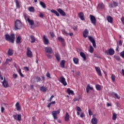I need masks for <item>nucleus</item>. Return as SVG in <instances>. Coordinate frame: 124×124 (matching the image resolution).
Returning a JSON list of instances; mask_svg holds the SVG:
<instances>
[{"label": "nucleus", "instance_id": "a18cd8bd", "mask_svg": "<svg viewBox=\"0 0 124 124\" xmlns=\"http://www.w3.org/2000/svg\"><path fill=\"white\" fill-rule=\"evenodd\" d=\"M114 95L117 99H120V98H121V96H120V95H119L117 93H114Z\"/></svg>", "mask_w": 124, "mask_h": 124}, {"label": "nucleus", "instance_id": "de8ad7c7", "mask_svg": "<svg viewBox=\"0 0 124 124\" xmlns=\"http://www.w3.org/2000/svg\"><path fill=\"white\" fill-rule=\"evenodd\" d=\"M120 56L122 58L124 59V50L120 53Z\"/></svg>", "mask_w": 124, "mask_h": 124}, {"label": "nucleus", "instance_id": "c03bdc74", "mask_svg": "<svg viewBox=\"0 0 124 124\" xmlns=\"http://www.w3.org/2000/svg\"><path fill=\"white\" fill-rule=\"evenodd\" d=\"M36 82H40V80H41V78H40V77H36L35 78Z\"/></svg>", "mask_w": 124, "mask_h": 124}, {"label": "nucleus", "instance_id": "bb28decb", "mask_svg": "<svg viewBox=\"0 0 124 124\" xmlns=\"http://www.w3.org/2000/svg\"><path fill=\"white\" fill-rule=\"evenodd\" d=\"M65 64V61H64V60L62 61L60 63V65H61V67H62V68H64V67H65L64 64Z\"/></svg>", "mask_w": 124, "mask_h": 124}, {"label": "nucleus", "instance_id": "a19ab883", "mask_svg": "<svg viewBox=\"0 0 124 124\" xmlns=\"http://www.w3.org/2000/svg\"><path fill=\"white\" fill-rule=\"evenodd\" d=\"M58 40H59V41H61V42H64V39H63V38H62V37H58Z\"/></svg>", "mask_w": 124, "mask_h": 124}, {"label": "nucleus", "instance_id": "c85d7f7f", "mask_svg": "<svg viewBox=\"0 0 124 124\" xmlns=\"http://www.w3.org/2000/svg\"><path fill=\"white\" fill-rule=\"evenodd\" d=\"M16 108V109L17 110V111H19L20 110H21V108H20V104H19L18 102H17L16 104V105H15Z\"/></svg>", "mask_w": 124, "mask_h": 124}, {"label": "nucleus", "instance_id": "cd10ccee", "mask_svg": "<svg viewBox=\"0 0 124 124\" xmlns=\"http://www.w3.org/2000/svg\"><path fill=\"white\" fill-rule=\"evenodd\" d=\"M55 57L58 62H60V61H61V57L60 56V54L58 53H56Z\"/></svg>", "mask_w": 124, "mask_h": 124}, {"label": "nucleus", "instance_id": "49530a36", "mask_svg": "<svg viewBox=\"0 0 124 124\" xmlns=\"http://www.w3.org/2000/svg\"><path fill=\"white\" fill-rule=\"evenodd\" d=\"M76 110H77V111H78V112H81L82 111V109H81V108H80V107H76Z\"/></svg>", "mask_w": 124, "mask_h": 124}, {"label": "nucleus", "instance_id": "4c0bfd02", "mask_svg": "<svg viewBox=\"0 0 124 124\" xmlns=\"http://www.w3.org/2000/svg\"><path fill=\"white\" fill-rule=\"evenodd\" d=\"M112 120L113 121H116L117 120V113H113L112 116Z\"/></svg>", "mask_w": 124, "mask_h": 124}, {"label": "nucleus", "instance_id": "ea45409f", "mask_svg": "<svg viewBox=\"0 0 124 124\" xmlns=\"http://www.w3.org/2000/svg\"><path fill=\"white\" fill-rule=\"evenodd\" d=\"M111 80H112V81L115 82V80L116 79V76H115L114 75L112 74V75H111Z\"/></svg>", "mask_w": 124, "mask_h": 124}, {"label": "nucleus", "instance_id": "680f3d73", "mask_svg": "<svg viewBox=\"0 0 124 124\" xmlns=\"http://www.w3.org/2000/svg\"><path fill=\"white\" fill-rule=\"evenodd\" d=\"M50 34L52 37H54L55 34H54L53 32H50Z\"/></svg>", "mask_w": 124, "mask_h": 124}, {"label": "nucleus", "instance_id": "37998d69", "mask_svg": "<svg viewBox=\"0 0 124 124\" xmlns=\"http://www.w3.org/2000/svg\"><path fill=\"white\" fill-rule=\"evenodd\" d=\"M89 52L90 53H93V46H90V50Z\"/></svg>", "mask_w": 124, "mask_h": 124}, {"label": "nucleus", "instance_id": "5fc2aeb1", "mask_svg": "<svg viewBox=\"0 0 124 124\" xmlns=\"http://www.w3.org/2000/svg\"><path fill=\"white\" fill-rule=\"evenodd\" d=\"M88 113H89V116H92V115H93V112H92V111H91V109L88 110Z\"/></svg>", "mask_w": 124, "mask_h": 124}, {"label": "nucleus", "instance_id": "9d476101", "mask_svg": "<svg viewBox=\"0 0 124 124\" xmlns=\"http://www.w3.org/2000/svg\"><path fill=\"white\" fill-rule=\"evenodd\" d=\"M60 82L62 83L64 86H66L67 85V83L65 81V78L63 77H61L60 78Z\"/></svg>", "mask_w": 124, "mask_h": 124}, {"label": "nucleus", "instance_id": "f3484780", "mask_svg": "<svg viewBox=\"0 0 124 124\" xmlns=\"http://www.w3.org/2000/svg\"><path fill=\"white\" fill-rule=\"evenodd\" d=\"M88 34H89V31H88L87 29H85L83 33V37H85V38L88 37Z\"/></svg>", "mask_w": 124, "mask_h": 124}, {"label": "nucleus", "instance_id": "72a5a7b5", "mask_svg": "<svg viewBox=\"0 0 124 124\" xmlns=\"http://www.w3.org/2000/svg\"><path fill=\"white\" fill-rule=\"evenodd\" d=\"M8 56H12V55H13V50L9 49V50L8 51Z\"/></svg>", "mask_w": 124, "mask_h": 124}, {"label": "nucleus", "instance_id": "e2e57ef3", "mask_svg": "<svg viewBox=\"0 0 124 124\" xmlns=\"http://www.w3.org/2000/svg\"><path fill=\"white\" fill-rule=\"evenodd\" d=\"M121 21L122 22L123 24H124V16L122 17Z\"/></svg>", "mask_w": 124, "mask_h": 124}, {"label": "nucleus", "instance_id": "7ed1b4c3", "mask_svg": "<svg viewBox=\"0 0 124 124\" xmlns=\"http://www.w3.org/2000/svg\"><path fill=\"white\" fill-rule=\"evenodd\" d=\"M60 113H61V109H58L57 111H53L51 112V114L54 120H58V116H57V114H60Z\"/></svg>", "mask_w": 124, "mask_h": 124}, {"label": "nucleus", "instance_id": "6e6552de", "mask_svg": "<svg viewBox=\"0 0 124 124\" xmlns=\"http://www.w3.org/2000/svg\"><path fill=\"white\" fill-rule=\"evenodd\" d=\"M88 39H89L90 41L92 42L93 44V46L95 48L96 47V44H95V41L93 39V38L91 36H88Z\"/></svg>", "mask_w": 124, "mask_h": 124}, {"label": "nucleus", "instance_id": "864d4df0", "mask_svg": "<svg viewBox=\"0 0 124 124\" xmlns=\"http://www.w3.org/2000/svg\"><path fill=\"white\" fill-rule=\"evenodd\" d=\"M117 45H119V46H122L123 45V43L122 42V40H120Z\"/></svg>", "mask_w": 124, "mask_h": 124}, {"label": "nucleus", "instance_id": "9b49d317", "mask_svg": "<svg viewBox=\"0 0 124 124\" xmlns=\"http://www.w3.org/2000/svg\"><path fill=\"white\" fill-rule=\"evenodd\" d=\"M45 51L46 53H48V54H53V50L51 47H46Z\"/></svg>", "mask_w": 124, "mask_h": 124}, {"label": "nucleus", "instance_id": "13d9d810", "mask_svg": "<svg viewBox=\"0 0 124 124\" xmlns=\"http://www.w3.org/2000/svg\"><path fill=\"white\" fill-rule=\"evenodd\" d=\"M13 118L15 120H17V114L16 115H13Z\"/></svg>", "mask_w": 124, "mask_h": 124}, {"label": "nucleus", "instance_id": "774afa93", "mask_svg": "<svg viewBox=\"0 0 124 124\" xmlns=\"http://www.w3.org/2000/svg\"><path fill=\"white\" fill-rule=\"evenodd\" d=\"M62 32H64L65 34H68V33H67V32H66V31H65V30H62Z\"/></svg>", "mask_w": 124, "mask_h": 124}, {"label": "nucleus", "instance_id": "69168bd1", "mask_svg": "<svg viewBox=\"0 0 124 124\" xmlns=\"http://www.w3.org/2000/svg\"><path fill=\"white\" fill-rule=\"evenodd\" d=\"M24 69L27 70V71H30V69L28 67H24Z\"/></svg>", "mask_w": 124, "mask_h": 124}, {"label": "nucleus", "instance_id": "603ef678", "mask_svg": "<svg viewBox=\"0 0 124 124\" xmlns=\"http://www.w3.org/2000/svg\"><path fill=\"white\" fill-rule=\"evenodd\" d=\"M13 77L14 79H16V78H17V77H18V75L16 74H14Z\"/></svg>", "mask_w": 124, "mask_h": 124}, {"label": "nucleus", "instance_id": "39448f33", "mask_svg": "<svg viewBox=\"0 0 124 124\" xmlns=\"http://www.w3.org/2000/svg\"><path fill=\"white\" fill-rule=\"evenodd\" d=\"M90 17L92 23L94 25V26H95V25H96V19L95 17L92 15L90 16Z\"/></svg>", "mask_w": 124, "mask_h": 124}, {"label": "nucleus", "instance_id": "dca6fc26", "mask_svg": "<svg viewBox=\"0 0 124 124\" xmlns=\"http://www.w3.org/2000/svg\"><path fill=\"white\" fill-rule=\"evenodd\" d=\"M90 90L93 91V87H91L90 84H88V86L86 87V92L87 93H90Z\"/></svg>", "mask_w": 124, "mask_h": 124}, {"label": "nucleus", "instance_id": "58836bf2", "mask_svg": "<svg viewBox=\"0 0 124 124\" xmlns=\"http://www.w3.org/2000/svg\"><path fill=\"white\" fill-rule=\"evenodd\" d=\"M40 90L41 91H42V92H46V91H47V89L46 88V87L44 86L41 87Z\"/></svg>", "mask_w": 124, "mask_h": 124}, {"label": "nucleus", "instance_id": "20e7f679", "mask_svg": "<svg viewBox=\"0 0 124 124\" xmlns=\"http://www.w3.org/2000/svg\"><path fill=\"white\" fill-rule=\"evenodd\" d=\"M105 54L106 55H109V56H113L114 54H115V50H114V49L113 48H110L108 50H106L105 52Z\"/></svg>", "mask_w": 124, "mask_h": 124}, {"label": "nucleus", "instance_id": "a211bd4d", "mask_svg": "<svg viewBox=\"0 0 124 124\" xmlns=\"http://www.w3.org/2000/svg\"><path fill=\"white\" fill-rule=\"evenodd\" d=\"M70 116H69V114L68 112H66V114L65 116V122H69V118Z\"/></svg>", "mask_w": 124, "mask_h": 124}, {"label": "nucleus", "instance_id": "5701e85b", "mask_svg": "<svg viewBox=\"0 0 124 124\" xmlns=\"http://www.w3.org/2000/svg\"><path fill=\"white\" fill-rule=\"evenodd\" d=\"M50 12H51V13H53V14H55V15H56L58 17H59V16H60V14H59V13H58V12H57V11L52 9L50 10Z\"/></svg>", "mask_w": 124, "mask_h": 124}, {"label": "nucleus", "instance_id": "a878e982", "mask_svg": "<svg viewBox=\"0 0 124 124\" xmlns=\"http://www.w3.org/2000/svg\"><path fill=\"white\" fill-rule=\"evenodd\" d=\"M67 93L68 94H72V95H74V92L73 91L71 90L70 89H67Z\"/></svg>", "mask_w": 124, "mask_h": 124}, {"label": "nucleus", "instance_id": "6e6d98bb", "mask_svg": "<svg viewBox=\"0 0 124 124\" xmlns=\"http://www.w3.org/2000/svg\"><path fill=\"white\" fill-rule=\"evenodd\" d=\"M80 117V118H84V117H85V114H84V113L81 112Z\"/></svg>", "mask_w": 124, "mask_h": 124}, {"label": "nucleus", "instance_id": "c9c22d12", "mask_svg": "<svg viewBox=\"0 0 124 124\" xmlns=\"http://www.w3.org/2000/svg\"><path fill=\"white\" fill-rule=\"evenodd\" d=\"M17 121L19 122L22 121V115L21 114H19L17 115Z\"/></svg>", "mask_w": 124, "mask_h": 124}, {"label": "nucleus", "instance_id": "0eeeda50", "mask_svg": "<svg viewBox=\"0 0 124 124\" xmlns=\"http://www.w3.org/2000/svg\"><path fill=\"white\" fill-rule=\"evenodd\" d=\"M27 56L28 58H32V52L31 50V48L28 47L27 48Z\"/></svg>", "mask_w": 124, "mask_h": 124}, {"label": "nucleus", "instance_id": "e433bc0d", "mask_svg": "<svg viewBox=\"0 0 124 124\" xmlns=\"http://www.w3.org/2000/svg\"><path fill=\"white\" fill-rule=\"evenodd\" d=\"M95 88H96V90H97V91H100V90H101V87L99 84L96 85Z\"/></svg>", "mask_w": 124, "mask_h": 124}, {"label": "nucleus", "instance_id": "b1692460", "mask_svg": "<svg viewBox=\"0 0 124 124\" xmlns=\"http://www.w3.org/2000/svg\"><path fill=\"white\" fill-rule=\"evenodd\" d=\"M91 123L92 124H97V119L95 118H93L91 120Z\"/></svg>", "mask_w": 124, "mask_h": 124}, {"label": "nucleus", "instance_id": "bf43d9fd", "mask_svg": "<svg viewBox=\"0 0 124 124\" xmlns=\"http://www.w3.org/2000/svg\"><path fill=\"white\" fill-rule=\"evenodd\" d=\"M53 97H54V95H52L50 97V99H49V100L48 101H49V102H50V101H52V99H53Z\"/></svg>", "mask_w": 124, "mask_h": 124}, {"label": "nucleus", "instance_id": "aec40b11", "mask_svg": "<svg viewBox=\"0 0 124 124\" xmlns=\"http://www.w3.org/2000/svg\"><path fill=\"white\" fill-rule=\"evenodd\" d=\"M79 17L80 18V20H82V21H84V14L82 12H80L78 14Z\"/></svg>", "mask_w": 124, "mask_h": 124}, {"label": "nucleus", "instance_id": "2f4dec72", "mask_svg": "<svg viewBox=\"0 0 124 124\" xmlns=\"http://www.w3.org/2000/svg\"><path fill=\"white\" fill-rule=\"evenodd\" d=\"M29 11H30V12H34L35 10H34V7H32V6H31L29 7V9H28Z\"/></svg>", "mask_w": 124, "mask_h": 124}, {"label": "nucleus", "instance_id": "473e14b6", "mask_svg": "<svg viewBox=\"0 0 124 124\" xmlns=\"http://www.w3.org/2000/svg\"><path fill=\"white\" fill-rule=\"evenodd\" d=\"M15 2H16V7L17 8H20V2L18 0H15Z\"/></svg>", "mask_w": 124, "mask_h": 124}, {"label": "nucleus", "instance_id": "4d7b16f0", "mask_svg": "<svg viewBox=\"0 0 124 124\" xmlns=\"http://www.w3.org/2000/svg\"><path fill=\"white\" fill-rule=\"evenodd\" d=\"M39 17H40V18H43V17H44V15L41 13L39 14Z\"/></svg>", "mask_w": 124, "mask_h": 124}, {"label": "nucleus", "instance_id": "09e8293b", "mask_svg": "<svg viewBox=\"0 0 124 124\" xmlns=\"http://www.w3.org/2000/svg\"><path fill=\"white\" fill-rule=\"evenodd\" d=\"M78 100H80V97H78V98H75L73 99V101H74V102L78 101Z\"/></svg>", "mask_w": 124, "mask_h": 124}, {"label": "nucleus", "instance_id": "6ab92c4d", "mask_svg": "<svg viewBox=\"0 0 124 124\" xmlns=\"http://www.w3.org/2000/svg\"><path fill=\"white\" fill-rule=\"evenodd\" d=\"M2 86L4 88H7L8 87V82L7 81L5 80V79H4V81L2 82Z\"/></svg>", "mask_w": 124, "mask_h": 124}, {"label": "nucleus", "instance_id": "79ce46f5", "mask_svg": "<svg viewBox=\"0 0 124 124\" xmlns=\"http://www.w3.org/2000/svg\"><path fill=\"white\" fill-rule=\"evenodd\" d=\"M12 61V59L10 58L9 59H7L6 60V62L5 63L6 64H8L9 62H11Z\"/></svg>", "mask_w": 124, "mask_h": 124}, {"label": "nucleus", "instance_id": "ddd939ff", "mask_svg": "<svg viewBox=\"0 0 124 124\" xmlns=\"http://www.w3.org/2000/svg\"><path fill=\"white\" fill-rule=\"evenodd\" d=\"M57 11L62 15V16H66V14L62 9L59 8L57 9Z\"/></svg>", "mask_w": 124, "mask_h": 124}, {"label": "nucleus", "instance_id": "f03ea898", "mask_svg": "<svg viewBox=\"0 0 124 124\" xmlns=\"http://www.w3.org/2000/svg\"><path fill=\"white\" fill-rule=\"evenodd\" d=\"M23 27L22 22L19 20H16L15 23V31H18L21 30Z\"/></svg>", "mask_w": 124, "mask_h": 124}, {"label": "nucleus", "instance_id": "423d86ee", "mask_svg": "<svg viewBox=\"0 0 124 124\" xmlns=\"http://www.w3.org/2000/svg\"><path fill=\"white\" fill-rule=\"evenodd\" d=\"M118 5H119V3H118V2L115 1H113L109 4L108 6L109 7H110V8H113L114 7H117Z\"/></svg>", "mask_w": 124, "mask_h": 124}, {"label": "nucleus", "instance_id": "338daca9", "mask_svg": "<svg viewBox=\"0 0 124 124\" xmlns=\"http://www.w3.org/2000/svg\"><path fill=\"white\" fill-rule=\"evenodd\" d=\"M115 50L116 51V52H118V51H119V46L118 45L117 46Z\"/></svg>", "mask_w": 124, "mask_h": 124}, {"label": "nucleus", "instance_id": "2eb2a0df", "mask_svg": "<svg viewBox=\"0 0 124 124\" xmlns=\"http://www.w3.org/2000/svg\"><path fill=\"white\" fill-rule=\"evenodd\" d=\"M98 8L101 10L104 9V8H105V6L103 3H100L98 4Z\"/></svg>", "mask_w": 124, "mask_h": 124}, {"label": "nucleus", "instance_id": "393cba45", "mask_svg": "<svg viewBox=\"0 0 124 124\" xmlns=\"http://www.w3.org/2000/svg\"><path fill=\"white\" fill-rule=\"evenodd\" d=\"M73 61L75 64H78V62H79V59L78 58H73Z\"/></svg>", "mask_w": 124, "mask_h": 124}, {"label": "nucleus", "instance_id": "0e129e2a", "mask_svg": "<svg viewBox=\"0 0 124 124\" xmlns=\"http://www.w3.org/2000/svg\"><path fill=\"white\" fill-rule=\"evenodd\" d=\"M46 56L48 59H51V58H52V56H51L50 54H46Z\"/></svg>", "mask_w": 124, "mask_h": 124}, {"label": "nucleus", "instance_id": "8fccbe9b", "mask_svg": "<svg viewBox=\"0 0 124 124\" xmlns=\"http://www.w3.org/2000/svg\"><path fill=\"white\" fill-rule=\"evenodd\" d=\"M46 77H48V78H51V75L49 73V72H47L46 74Z\"/></svg>", "mask_w": 124, "mask_h": 124}, {"label": "nucleus", "instance_id": "412c9836", "mask_svg": "<svg viewBox=\"0 0 124 124\" xmlns=\"http://www.w3.org/2000/svg\"><path fill=\"white\" fill-rule=\"evenodd\" d=\"M80 57H81L83 59V61H86V60L87 59V57H86V55H85V53H84V52H80Z\"/></svg>", "mask_w": 124, "mask_h": 124}, {"label": "nucleus", "instance_id": "1a4fd4ad", "mask_svg": "<svg viewBox=\"0 0 124 124\" xmlns=\"http://www.w3.org/2000/svg\"><path fill=\"white\" fill-rule=\"evenodd\" d=\"M43 42L45 45H48L49 43V39L45 35L43 36Z\"/></svg>", "mask_w": 124, "mask_h": 124}, {"label": "nucleus", "instance_id": "052dcab7", "mask_svg": "<svg viewBox=\"0 0 124 124\" xmlns=\"http://www.w3.org/2000/svg\"><path fill=\"white\" fill-rule=\"evenodd\" d=\"M3 112H4V108L1 107V112L2 113Z\"/></svg>", "mask_w": 124, "mask_h": 124}, {"label": "nucleus", "instance_id": "7c9ffc66", "mask_svg": "<svg viewBox=\"0 0 124 124\" xmlns=\"http://www.w3.org/2000/svg\"><path fill=\"white\" fill-rule=\"evenodd\" d=\"M40 5L43 7V8H46V4L43 1H40Z\"/></svg>", "mask_w": 124, "mask_h": 124}, {"label": "nucleus", "instance_id": "f8f14e48", "mask_svg": "<svg viewBox=\"0 0 124 124\" xmlns=\"http://www.w3.org/2000/svg\"><path fill=\"white\" fill-rule=\"evenodd\" d=\"M25 19L28 21L31 26H32L34 24V21L33 20H31L27 16H25Z\"/></svg>", "mask_w": 124, "mask_h": 124}, {"label": "nucleus", "instance_id": "3c124183", "mask_svg": "<svg viewBox=\"0 0 124 124\" xmlns=\"http://www.w3.org/2000/svg\"><path fill=\"white\" fill-rule=\"evenodd\" d=\"M115 60H117V61H120L121 60V58L119 56H115Z\"/></svg>", "mask_w": 124, "mask_h": 124}, {"label": "nucleus", "instance_id": "c756f323", "mask_svg": "<svg viewBox=\"0 0 124 124\" xmlns=\"http://www.w3.org/2000/svg\"><path fill=\"white\" fill-rule=\"evenodd\" d=\"M30 38L31 39V43H34L35 42V37L34 36L31 35L30 36Z\"/></svg>", "mask_w": 124, "mask_h": 124}, {"label": "nucleus", "instance_id": "4be33fe9", "mask_svg": "<svg viewBox=\"0 0 124 124\" xmlns=\"http://www.w3.org/2000/svg\"><path fill=\"white\" fill-rule=\"evenodd\" d=\"M107 20L109 23L112 24L113 23V18L111 16H108L107 17Z\"/></svg>", "mask_w": 124, "mask_h": 124}, {"label": "nucleus", "instance_id": "f257e3e1", "mask_svg": "<svg viewBox=\"0 0 124 124\" xmlns=\"http://www.w3.org/2000/svg\"><path fill=\"white\" fill-rule=\"evenodd\" d=\"M5 37L7 41L11 42V43H14V40H15V35L13 33L11 34V35L8 34L5 35Z\"/></svg>", "mask_w": 124, "mask_h": 124}, {"label": "nucleus", "instance_id": "4468645a", "mask_svg": "<svg viewBox=\"0 0 124 124\" xmlns=\"http://www.w3.org/2000/svg\"><path fill=\"white\" fill-rule=\"evenodd\" d=\"M95 69L99 76H102V74H101V71L100 70V68L99 67H95Z\"/></svg>", "mask_w": 124, "mask_h": 124}, {"label": "nucleus", "instance_id": "f704fd0d", "mask_svg": "<svg viewBox=\"0 0 124 124\" xmlns=\"http://www.w3.org/2000/svg\"><path fill=\"white\" fill-rule=\"evenodd\" d=\"M21 36H19L16 39V43L17 44L20 43V42H21Z\"/></svg>", "mask_w": 124, "mask_h": 124}]
</instances>
